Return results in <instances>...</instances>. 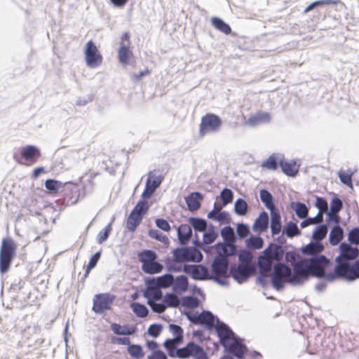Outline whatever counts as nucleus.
<instances>
[{"mask_svg": "<svg viewBox=\"0 0 359 359\" xmlns=\"http://www.w3.org/2000/svg\"><path fill=\"white\" fill-rule=\"evenodd\" d=\"M169 330L172 333L174 336L172 339L181 342L183 341V330L180 325L170 324L169 325Z\"/></svg>", "mask_w": 359, "mask_h": 359, "instance_id": "obj_49", "label": "nucleus"}, {"mask_svg": "<svg viewBox=\"0 0 359 359\" xmlns=\"http://www.w3.org/2000/svg\"><path fill=\"white\" fill-rule=\"evenodd\" d=\"M220 196L222 201V206H225L232 202L233 193L231 189L225 188L222 191Z\"/></svg>", "mask_w": 359, "mask_h": 359, "instance_id": "obj_53", "label": "nucleus"}, {"mask_svg": "<svg viewBox=\"0 0 359 359\" xmlns=\"http://www.w3.org/2000/svg\"><path fill=\"white\" fill-rule=\"evenodd\" d=\"M215 330L221 344L237 358H243L245 346L240 341L229 327L222 322L217 321Z\"/></svg>", "mask_w": 359, "mask_h": 359, "instance_id": "obj_2", "label": "nucleus"}, {"mask_svg": "<svg viewBox=\"0 0 359 359\" xmlns=\"http://www.w3.org/2000/svg\"><path fill=\"white\" fill-rule=\"evenodd\" d=\"M162 330V325L159 324H152L149 327L147 333L149 335L156 338L159 336Z\"/></svg>", "mask_w": 359, "mask_h": 359, "instance_id": "obj_64", "label": "nucleus"}, {"mask_svg": "<svg viewBox=\"0 0 359 359\" xmlns=\"http://www.w3.org/2000/svg\"><path fill=\"white\" fill-rule=\"evenodd\" d=\"M187 318L195 325H201L208 329L212 328L214 326L216 327L217 321L220 322L219 319L216 318L215 316L208 311H205L200 314H191L186 313Z\"/></svg>", "mask_w": 359, "mask_h": 359, "instance_id": "obj_11", "label": "nucleus"}, {"mask_svg": "<svg viewBox=\"0 0 359 359\" xmlns=\"http://www.w3.org/2000/svg\"><path fill=\"white\" fill-rule=\"evenodd\" d=\"M283 234H285L288 238H293L301 235V231L299 229L297 224L293 222L287 223L283 230Z\"/></svg>", "mask_w": 359, "mask_h": 359, "instance_id": "obj_36", "label": "nucleus"}, {"mask_svg": "<svg viewBox=\"0 0 359 359\" xmlns=\"http://www.w3.org/2000/svg\"><path fill=\"white\" fill-rule=\"evenodd\" d=\"M189 222L194 230L203 232L207 228V222L201 218L191 217Z\"/></svg>", "mask_w": 359, "mask_h": 359, "instance_id": "obj_44", "label": "nucleus"}, {"mask_svg": "<svg viewBox=\"0 0 359 359\" xmlns=\"http://www.w3.org/2000/svg\"><path fill=\"white\" fill-rule=\"evenodd\" d=\"M111 330L117 335H132L136 332V328L128 325H121L118 323H112Z\"/></svg>", "mask_w": 359, "mask_h": 359, "instance_id": "obj_24", "label": "nucleus"}, {"mask_svg": "<svg viewBox=\"0 0 359 359\" xmlns=\"http://www.w3.org/2000/svg\"><path fill=\"white\" fill-rule=\"evenodd\" d=\"M177 353L180 359H186L189 357L194 359H208L203 348L194 342H189L186 346L178 348Z\"/></svg>", "mask_w": 359, "mask_h": 359, "instance_id": "obj_8", "label": "nucleus"}, {"mask_svg": "<svg viewBox=\"0 0 359 359\" xmlns=\"http://www.w3.org/2000/svg\"><path fill=\"white\" fill-rule=\"evenodd\" d=\"M217 238V233L213 229V227L208 229L203 233V243L206 245L212 243Z\"/></svg>", "mask_w": 359, "mask_h": 359, "instance_id": "obj_55", "label": "nucleus"}, {"mask_svg": "<svg viewBox=\"0 0 359 359\" xmlns=\"http://www.w3.org/2000/svg\"><path fill=\"white\" fill-rule=\"evenodd\" d=\"M203 196L199 192H193L185 198V201L190 211L197 210L201 206Z\"/></svg>", "mask_w": 359, "mask_h": 359, "instance_id": "obj_23", "label": "nucleus"}, {"mask_svg": "<svg viewBox=\"0 0 359 359\" xmlns=\"http://www.w3.org/2000/svg\"><path fill=\"white\" fill-rule=\"evenodd\" d=\"M328 227L326 224L318 226L313 232L312 238L313 241L320 243L327 235Z\"/></svg>", "mask_w": 359, "mask_h": 359, "instance_id": "obj_43", "label": "nucleus"}, {"mask_svg": "<svg viewBox=\"0 0 359 359\" xmlns=\"http://www.w3.org/2000/svg\"><path fill=\"white\" fill-rule=\"evenodd\" d=\"M149 280L156 284V285L165 288L172 285L174 283V276L172 274L168 273L156 279H150Z\"/></svg>", "mask_w": 359, "mask_h": 359, "instance_id": "obj_33", "label": "nucleus"}, {"mask_svg": "<svg viewBox=\"0 0 359 359\" xmlns=\"http://www.w3.org/2000/svg\"><path fill=\"white\" fill-rule=\"evenodd\" d=\"M348 240L351 243L359 245V228L355 227L348 234Z\"/></svg>", "mask_w": 359, "mask_h": 359, "instance_id": "obj_63", "label": "nucleus"}, {"mask_svg": "<svg viewBox=\"0 0 359 359\" xmlns=\"http://www.w3.org/2000/svg\"><path fill=\"white\" fill-rule=\"evenodd\" d=\"M298 257L299 255L292 251L287 252L285 257V261L287 262L291 263L292 266H293V271L295 273V278H293L292 282L294 283H302V276L303 273H301L300 271H297V269H299V267H300L299 266H301V264L305 262V259H301L298 260Z\"/></svg>", "mask_w": 359, "mask_h": 359, "instance_id": "obj_18", "label": "nucleus"}, {"mask_svg": "<svg viewBox=\"0 0 359 359\" xmlns=\"http://www.w3.org/2000/svg\"><path fill=\"white\" fill-rule=\"evenodd\" d=\"M295 273L292 272L291 269L283 263H278L273 266V272L271 276V284L277 290H281L284 287V283H288L293 285H299L302 283H294L292 282L295 278Z\"/></svg>", "mask_w": 359, "mask_h": 359, "instance_id": "obj_3", "label": "nucleus"}, {"mask_svg": "<svg viewBox=\"0 0 359 359\" xmlns=\"http://www.w3.org/2000/svg\"><path fill=\"white\" fill-rule=\"evenodd\" d=\"M149 210V203L144 200L140 201L132 210V212L142 215L143 217L144 213Z\"/></svg>", "mask_w": 359, "mask_h": 359, "instance_id": "obj_51", "label": "nucleus"}, {"mask_svg": "<svg viewBox=\"0 0 359 359\" xmlns=\"http://www.w3.org/2000/svg\"><path fill=\"white\" fill-rule=\"evenodd\" d=\"M248 205L245 200L238 198L234 204L235 213L240 216H244L248 212Z\"/></svg>", "mask_w": 359, "mask_h": 359, "instance_id": "obj_46", "label": "nucleus"}, {"mask_svg": "<svg viewBox=\"0 0 359 359\" xmlns=\"http://www.w3.org/2000/svg\"><path fill=\"white\" fill-rule=\"evenodd\" d=\"M21 154L24 158L31 161L35 157H39L41 152L39 148L34 145H27L22 149Z\"/></svg>", "mask_w": 359, "mask_h": 359, "instance_id": "obj_29", "label": "nucleus"}, {"mask_svg": "<svg viewBox=\"0 0 359 359\" xmlns=\"http://www.w3.org/2000/svg\"><path fill=\"white\" fill-rule=\"evenodd\" d=\"M262 254L273 262L274 261L280 262L283 259V250L281 246L270 244Z\"/></svg>", "mask_w": 359, "mask_h": 359, "instance_id": "obj_20", "label": "nucleus"}, {"mask_svg": "<svg viewBox=\"0 0 359 359\" xmlns=\"http://www.w3.org/2000/svg\"><path fill=\"white\" fill-rule=\"evenodd\" d=\"M229 268V263L226 257L216 256L211 264V280L221 285H226L225 278L228 277Z\"/></svg>", "mask_w": 359, "mask_h": 359, "instance_id": "obj_4", "label": "nucleus"}, {"mask_svg": "<svg viewBox=\"0 0 359 359\" xmlns=\"http://www.w3.org/2000/svg\"><path fill=\"white\" fill-rule=\"evenodd\" d=\"M113 222L114 219H112V221L105 226L103 231L99 232L97 235V242L99 243H102L107 240L109 235L112 230L111 225Z\"/></svg>", "mask_w": 359, "mask_h": 359, "instance_id": "obj_52", "label": "nucleus"}, {"mask_svg": "<svg viewBox=\"0 0 359 359\" xmlns=\"http://www.w3.org/2000/svg\"><path fill=\"white\" fill-rule=\"evenodd\" d=\"M339 249L340 255L335 259L337 264L340 262L348 263L349 261L355 259L359 255L358 248H353L346 243H341Z\"/></svg>", "mask_w": 359, "mask_h": 359, "instance_id": "obj_15", "label": "nucleus"}, {"mask_svg": "<svg viewBox=\"0 0 359 359\" xmlns=\"http://www.w3.org/2000/svg\"><path fill=\"white\" fill-rule=\"evenodd\" d=\"M334 275L336 277L343 278L348 281H353L359 278V261L351 264L340 262L334 266Z\"/></svg>", "mask_w": 359, "mask_h": 359, "instance_id": "obj_6", "label": "nucleus"}, {"mask_svg": "<svg viewBox=\"0 0 359 359\" xmlns=\"http://www.w3.org/2000/svg\"><path fill=\"white\" fill-rule=\"evenodd\" d=\"M264 241L261 237L252 236L247 239L246 245L249 248L252 249H260L262 248Z\"/></svg>", "mask_w": 359, "mask_h": 359, "instance_id": "obj_50", "label": "nucleus"}, {"mask_svg": "<svg viewBox=\"0 0 359 359\" xmlns=\"http://www.w3.org/2000/svg\"><path fill=\"white\" fill-rule=\"evenodd\" d=\"M130 308L139 318H145L148 316L149 310L144 304L134 302L130 304Z\"/></svg>", "mask_w": 359, "mask_h": 359, "instance_id": "obj_45", "label": "nucleus"}, {"mask_svg": "<svg viewBox=\"0 0 359 359\" xmlns=\"http://www.w3.org/2000/svg\"><path fill=\"white\" fill-rule=\"evenodd\" d=\"M62 182L54 180H47L45 182L46 188L50 192L55 193L58 191L59 187H61Z\"/></svg>", "mask_w": 359, "mask_h": 359, "instance_id": "obj_60", "label": "nucleus"}, {"mask_svg": "<svg viewBox=\"0 0 359 359\" xmlns=\"http://www.w3.org/2000/svg\"><path fill=\"white\" fill-rule=\"evenodd\" d=\"M271 120L270 114L266 111H259L256 114L251 116L245 123L251 127L257 126L261 123H269Z\"/></svg>", "mask_w": 359, "mask_h": 359, "instance_id": "obj_21", "label": "nucleus"}, {"mask_svg": "<svg viewBox=\"0 0 359 359\" xmlns=\"http://www.w3.org/2000/svg\"><path fill=\"white\" fill-rule=\"evenodd\" d=\"M85 57L86 65L90 67H97L102 60V55L98 53L96 46L92 41H89L86 45Z\"/></svg>", "mask_w": 359, "mask_h": 359, "instance_id": "obj_13", "label": "nucleus"}, {"mask_svg": "<svg viewBox=\"0 0 359 359\" xmlns=\"http://www.w3.org/2000/svg\"><path fill=\"white\" fill-rule=\"evenodd\" d=\"M316 206L319 210V212L318 213L319 216L322 215L323 213L327 212V203L324 198L321 197L316 198Z\"/></svg>", "mask_w": 359, "mask_h": 359, "instance_id": "obj_58", "label": "nucleus"}, {"mask_svg": "<svg viewBox=\"0 0 359 359\" xmlns=\"http://www.w3.org/2000/svg\"><path fill=\"white\" fill-rule=\"evenodd\" d=\"M343 208V203L342 201L335 197L332 198L330 203V212L338 213Z\"/></svg>", "mask_w": 359, "mask_h": 359, "instance_id": "obj_62", "label": "nucleus"}, {"mask_svg": "<svg viewBox=\"0 0 359 359\" xmlns=\"http://www.w3.org/2000/svg\"><path fill=\"white\" fill-rule=\"evenodd\" d=\"M177 238L182 245L188 243L192 236V229L189 224H181L177 228Z\"/></svg>", "mask_w": 359, "mask_h": 359, "instance_id": "obj_22", "label": "nucleus"}, {"mask_svg": "<svg viewBox=\"0 0 359 359\" xmlns=\"http://www.w3.org/2000/svg\"><path fill=\"white\" fill-rule=\"evenodd\" d=\"M130 46V34L128 32H124L122 34L120 47L118 50V60L122 64H127L128 59L132 55Z\"/></svg>", "mask_w": 359, "mask_h": 359, "instance_id": "obj_17", "label": "nucleus"}, {"mask_svg": "<svg viewBox=\"0 0 359 359\" xmlns=\"http://www.w3.org/2000/svg\"><path fill=\"white\" fill-rule=\"evenodd\" d=\"M212 25L218 30L223 32L225 34H229L231 32L230 26L226 24L222 19L213 17L211 18Z\"/></svg>", "mask_w": 359, "mask_h": 359, "instance_id": "obj_38", "label": "nucleus"}, {"mask_svg": "<svg viewBox=\"0 0 359 359\" xmlns=\"http://www.w3.org/2000/svg\"><path fill=\"white\" fill-rule=\"evenodd\" d=\"M156 302V301L154 302L151 299H149L147 301V304H149V306L151 307V309H152V311L154 312L158 313H163L166 309V306L164 304V302L157 303Z\"/></svg>", "mask_w": 359, "mask_h": 359, "instance_id": "obj_54", "label": "nucleus"}, {"mask_svg": "<svg viewBox=\"0 0 359 359\" xmlns=\"http://www.w3.org/2000/svg\"><path fill=\"white\" fill-rule=\"evenodd\" d=\"M280 166L283 172L290 177L295 176L298 172V166L293 161H287L281 158L280 159Z\"/></svg>", "mask_w": 359, "mask_h": 359, "instance_id": "obj_25", "label": "nucleus"}, {"mask_svg": "<svg viewBox=\"0 0 359 359\" xmlns=\"http://www.w3.org/2000/svg\"><path fill=\"white\" fill-rule=\"evenodd\" d=\"M343 236L344 231L342 228L339 225L334 226L332 229L329 236V240L330 243L332 245H337L342 240Z\"/></svg>", "mask_w": 359, "mask_h": 359, "instance_id": "obj_31", "label": "nucleus"}, {"mask_svg": "<svg viewBox=\"0 0 359 359\" xmlns=\"http://www.w3.org/2000/svg\"><path fill=\"white\" fill-rule=\"evenodd\" d=\"M281 157L279 154H273L262 163V167L269 170H276L278 165V161L280 162Z\"/></svg>", "mask_w": 359, "mask_h": 359, "instance_id": "obj_42", "label": "nucleus"}, {"mask_svg": "<svg viewBox=\"0 0 359 359\" xmlns=\"http://www.w3.org/2000/svg\"><path fill=\"white\" fill-rule=\"evenodd\" d=\"M163 302L165 304L166 308L177 307L180 304L179 297L173 293L167 294L163 297Z\"/></svg>", "mask_w": 359, "mask_h": 359, "instance_id": "obj_48", "label": "nucleus"}, {"mask_svg": "<svg viewBox=\"0 0 359 359\" xmlns=\"http://www.w3.org/2000/svg\"><path fill=\"white\" fill-rule=\"evenodd\" d=\"M183 271L190 274L195 280H211L210 273L207 267L202 265H187L185 264Z\"/></svg>", "mask_w": 359, "mask_h": 359, "instance_id": "obj_16", "label": "nucleus"}, {"mask_svg": "<svg viewBox=\"0 0 359 359\" xmlns=\"http://www.w3.org/2000/svg\"><path fill=\"white\" fill-rule=\"evenodd\" d=\"M271 230L272 235L278 234L281 231V217L276 210L271 212Z\"/></svg>", "mask_w": 359, "mask_h": 359, "instance_id": "obj_27", "label": "nucleus"}, {"mask_svg": "<svg viewBox=\"0 0 359 359\" xmlns=\"http://www.w3.org/2000/svg\"><path fill=\"white\" fill-rule=\"evenodd\" d=\"M352 172H346L343 170L339 172V177L341 183L348 187H352L351 176Z\"/></svg>", "mask_w": 359, "mask_h": 359, "instance_id": "obj_59", "label": "nucleus"}, {"mask_svg": "<svg viewBox=\"0 0 359 359\" xmlns=\"http://www.w3.org/2000/svg\"><path fill=\"white\" fill-rule=\"evenodd\" d=\"M149 236L151 238H154L163 243H168L169 240L168 237L161 233L158 230L156 229H151L149 231Z\"/></svg>", "mask_w": 359, "mask_h": 359, "instance_id": "obj_56", "label": "nucleus"}, {"mask_svg": "<svg viewBox=\"0 0 359 359\" xmlns=\"http://www.w3.org/2000/svg\"><path fill=\"white\" fill-rule=\"evenodd\" d=\"M114 297L107 293L96 294L93 299V310L97 313H102L110 309Z\"/></svg>", "mask_w": 359, "mask_h": 359, "instance_id": "obj_14", "label": "nucleus"}, {"mask_svg": "<svg viewBox=\"0 0 359 359\" xmlns=\"http://www.w3.org/2000/svg\"><path fill=\"white\" fill-rule=\"evenodd\" d=\"M332 265L331 262L324 255L313 256L310 259H305V262L301 264V268L297 269L302 273V283L306 280L309 276L317 278H325L328 281L335 280L334 273H326L325 270Z\"/></svg>", "mask_w": 359, "mask_h": 359, "instance_id": "obj_1", "label": "nucleus"}, {"mask_svg": "<svg viewBox=\"0 0 359 359\" xmlns=\"http://www.w3.org/2000/svg\"><path fill=\"white\" fill-rule=\"evenodd\" d=\"M142 218V215L131 212L127 220L128 229L131 232L135 231Z\"/></svg>", "mask_w": 359, "mask_h": 359, "instance_id": "obj_37", "label": "nucleus"}, {"mask_svg": "<svg viewBox=\"0 0 359 359\" xmlns=\"http://www.w3.org/2000/svg\"><path fill=\"white\" fill-rule=\"evenodd\" d=\"M157 255L151 250H144L138 254V259L143 264L156 261Z\"/></svg>", "mask_w": 359, "mask_h": 359, "instance_id": "obj_41", "label": "nucleus"}, {"mask_svg": "<svg viewBox=\"0 0 359 359\" xmlns=\"http://www.w3.org/2000/svg\"><path fill=\"white\" fill-rule=\"evenodd\" d=\"M273 262L263 254L258 257L257 265L260 271L269 273L271 271Z\"/></svg>", "mask_w": 359, "mask_h": 359, "instance_id": "obj_32", "label": "nucleus"}, {"mask_svg": "<svg viewBox=\"0 0 359 359\" xmlns=\"http://www.w3.org/2000/svg\"><path fill=\"white\" fill-rule=\"evenodd\" d=\"M222 120L218 116L214 114H206L201 118L199 128L200 136L203 137L208 133L218 132L222 127Z\"/></svg>", "mask_w": 359, "mask_h": 359, "instance_id": "obj_7", "label": "nucleus"}, {"mask_svg": "<svg viewBox=\"0 0 359 359\" xmlns=\"http://www.w3.org/2000/svg\"><path fill=\"white\" fill-rule=\"evenodd\" d=\"M128 352L133 359H140L144 355L142 348L140 345H129L128 347Z\"/></svg>", "mask_w": 359, "mask_h": 359, "instance_id": "obj_47", "label": "nucleus"}, {"mask_svg": "<svg viewBox=\"0 0 359 359\" xmlns=\"http://www.w3.org/2000/svg\"><path fill=\"white\" fill-rule=\"evenodd\" d=\"M14 255L15 247L13 243L4 240L0 250V271L1 273L8 271Z\"/></svg>", "mask_w": 359, "mask_h": 359, "instance_id": "obj_9", "label": "nucleus"}, {"mask_svg": "<svg viewBox=\"0 0 359 359\" xmlns=\"http://www.w3.org/2000/svg\"><path fill=\"white\" fill-rule=\"evenodd\" d=\"M323 245L317 241L311 242L302 249V252L304 255H310L317 256L316 255L323 250Z\"/></svg>", "mask_w": 359, "mask_h": 359, "instance_id": "obj_28", "label": "nucleus"}, {"mask_svg": "<svg viewBox=\"0 0 359 359\" xmlns=\"http://www.w3.org/2000/svg\"><path fill=\"white\" fill-rule=\"evenodd\" d=\"M222 250L226 256H232L236 255L237 250L235 243H224L222 245Z\"/></svg>", "mask_w": 359, "mask_h": 359, "instance_id": "obj_61", "label": "nucleus"}, {"mask_svg": "<svg viewBox=\"0 0 359 359\" xmlns=\"http://www.w3.org/2000/svg\"><path fill=\"white\" fill-rule=\"evenodd\" d=\"M147 289L144 292V297L148 300L151 299L154 301H159L163 298V293L161 291V287L156 285L153 282L148 280L146 281Z\"/></svg>", "mask_w": 359, "mask_h": 359, "instance_id": "obj_19", "label": "nucleus"}, {"mask_svg": "<svg viewBox=\"0 0 359 359\" xmlns=\"http://www.w3.org/2000/svg\"><path fill=\"white\" fill-rule=\"evenodd\" d=\"M173 260L177 263L200 262L203 256L195 247L177 248L172 251Z\"/></svg>", "mask_w": 359, "mask_h": 359, "instance_id": "obj_5", "label": "nucleus"}, {"mask_svg": "<svg viewBox=\"0 0 359 359\" xmlns=\"http://www.w3.org/2000/svg\"><path fill=\"white\" fill-rule=\"evenodd\" d=\"M255 269L253 264L240 263L237 266H231L229 272L238 283L242 284L247 281L250 276L255 273Z\"/></svg>", "mask_w": 359, "mask_h": 359, "instance_id": "obj_10", "label": "nucleus"}, {"mask_svg": "<svg viewBox=\"0 0 359 359\" xmlns=\"http://www.w3.org/2000/svg\"><path fill=\"white\" fill-rule=\"evenodd\" d=\"M163 265L155 261L142 264V271L148 274L160 273L163 270Z\"/></svg>", "mask_w": 359, "mask_h": 359, "instance_id": "obj_35", "label": "nucleus"}, {"mask_svg": "<svg viewBox=\"0 0 359 359\" xmlns=\"http://www.w3.org/2000/svg\"><path fill=\"white\" fill-rule=\"evenodd\" d=\"M182 305L189 308L194 309L198 306L199 301L196 297L188 296L182 299Z\"/></svg>", "mask_w": 359, "mask_h": 359, "instance_id": "obj_57", "label": "nucleus"}, {"mask_svg": "<svg viewBox=\"0 0 359 359\" xmlns=\"http://www.w3.org/2000/svg\"><path fill=\"white\" fill-rule=\"evenodd\" d=\"M221 236L225 243H235L236 236L234 230L230 226H225L221 230Z\"/></svg>", "mask_w": 359, "mask_h": 359, "instance_id": "obj_39", "label": "nucleus"}, {"mask_svg": "<svg viewBox=\"0 0 359 359\" xmlns=\"http://www.w3.org/2000/svg\"><path fill=\"white\" fill-rule=\"evenodd\" d=\"M260 199L270 212L276 210L273 196L269 191L262 189L260 191Z\"/></svg>", "mask_w": 359, "mask_h": 359, "instance_id": "obj_30", "label": "nucleus"}, {"mask_svg": "<svg viewBox=\"0 0 359 359\" xmlns=\"http://www.w3.org/2000/svg\"><path fill=\"white\" fill-rule=\"evenodd\" d=\"M269 225V216L266 212L260 213L253 224V230L256 232H263Z\"/></svg>", "mask_w": 359, "mask_h": 359, "instance_id": "obj_26", "label": "nucleus"}, {"mask_svg": "<svg viewBox=\"0 0 359 359\" xmlns=\"http://www.w3.org/2000/svg\"><path fill=\"white\" fill-rule=\"evenodd\" d=\"M290 206L299 219H305L307 217L309 209L304 203L300 202H292Z\"/></svg>", "mask_w": 359, "mask_h": 359, "instance_id": "obj_34", "label": "nucleus"}, {"mask_svg": "<svg viewBox=\"0 0 359 359\" xmlns=\"http://www.w3.org/2000/svg\"><path fill=\"white\" fill-rule=\"evenodd\" d=\"M172 285L175 291H186L188 287L187 277L184 275L177 276L175 279L174 278V283Z\"/></svg>", "mask_w": 359, "mask_h": 359, "instance_id": "obj_40", "label": "nucleus"}, {"mask_svg": "<svg viewBox=\"0 0 359 359\" xmlns=\"http://www.w3.org/2000/svg\"><path fill=\"white\" fill-rule=\"evenodd\" d=\"M163 180V176L157 175L156 171H150L148 174L145 188L142 194V197L144 199L150 198L156 189L159 187Z\"/></svg>", "mask_w": 359, "mask_h": 359, "instance_id": "obj_12", "label": "nucleus"}]
</instances>
